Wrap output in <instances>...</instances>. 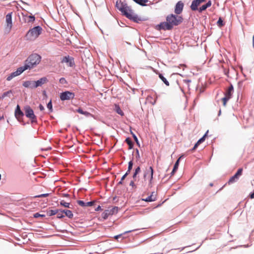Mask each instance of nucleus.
Listing matches in <instances>:
<instances>
[{
  "mask_svg": "<svg viewBox=\"0 0 254 254\" xmlns=\"http://www.w3.org/2000/svg\"><path fill=\"white\" fill-rule=\"evenodd\" d=\"M22 15L25 22L30 23L34 21L35 20V16L32 14L30 15H28L27 13H22Z\"/></svg>",
  "mask_w": 254,
  "mask_h": 254,
  "instance_id": "obj_14",
  "label": "nucleus"
},
{
  "mask_svg": "<svg viewBox=\"0 0 254 254\" xmlns=\"http://www.w3.org/2000/svg\"><path fill=\"white\" fill-rule=\"evenodd\" d=\"M23 66L17 68L16 70L11 73L6 78V80L10 81L13 78L20 75L25 70H26Z\"/></svg>",
  "mask_w": 254,
  "mask_h": 254,
  "instance_id": "obj_9",
  "label": "nucleus"
},
{
  "mask_svg": "<svg viewBox=\"0 0 254 254\" xmlns=\"http://www.w3.org/2000/svg\"><path fill=\"white\" fill-rule=\"evenodd\" d=\"M77 203L82 207H86V203L83 200H79L77 201Z\"/></svg>",
  "mask_w": 254,
  "mask_h": 254,
  "instance_id": "obj_41",
  "label": "nucleus"
},
{
  "mask_svg": "<svg viewBox=\"0 0 254 254\" xmlns=\"http://www.w3.org/2000/svg\"><path fill=\"white\" fill-rule=\"evenodd\" d=\"M47 107L49 109L50 113H51L53 111L52 100H50V101L47 103Z\"/></svg>",
  "mask_w": 254,
  "mask_h": 254,
  "instance_id": "obj_35",
  "label": "nucleus"
},
{
  "mask_svg": "<svg viewBox=\"0 0 254 254\" xmlns=\"http://www.w3.org/2000/svg\"><path fill=\"white\" fill-rule=\"evenodd\" d=\"M51 193H43L39 195H37L34 196V197H46L47 196H49Z\"/></svg>",
  "mask_w": 254,
  "mask_h": 254,
  "instance_id": "obj_38",
  "label": "nucleus"
},
{
  "mask_svg": "<svg viewBox=\"0 0 254 254\" xmlns=\"http://www.w3.org/2000/svg\"><path fill=\"white\" fill-rule=\"evenodd\" d=\"M60 205L66 208H70V203L65 202L64 200H62L60 201Z\"/></svg>",
  "mask_w": 254,
  "mask_h": 254,
  "instance_id": "obj_36",
  "label": "nucleus"
},
{
  "mask_svg": "<svg viewBox=\"0 0 254 254\" xmlns=\"http://www.w3.org/2000/svg\"><path fill=\"white\" fill-rule=\"evenodd\" d=\"M148 174V170H147L144 173L143 177L144 179L146 177V176Z\"/></svg>",
  "mask_w": 254,
  "mask_h": 254,
  "instance_id": "obj_55",
  "label": "nucleus"
},
{
  "mask_svg": "<svg viewBox=\"0 0 254 254\" xmlns=\"http://www.w3.org/2000/svg\"><path fill=\"white\" fill-rule=\"evenodd\" d=\"M184 3L182 1H179L175 5V12L176 14L182 13L184 8Z\"/></svg>",
  "mask_w": 254,
  "mask_h": 254,
  "instance_id": "obj_13",
  "label": "nucleus"
},
{
  "mask_svg": "<svg viewBox=\"0 0 254 254\" xmlns=\"http://www.w3.org/2000/svg\"><path fill=\"white\" fill-rule=\"evenodd\" d=\"M114 110L116 111L117 113H118L119 115H121V116H123L124 115V113L121 109L120 106L118 104L115 105L114 107Z\"/></svg>",
  "mask_w": 254,
  "mask_h": 254,
  "instance_id": "obj_25",
  "label": "nucleus"
},
{
  "mask_svg": "<svg viewBox=\"0 0 254 254\" xmlns=\"http://www.w3.org/2000/svg\"><path fill=\"white\" fill-rule=\"evenodd\" d=\"M183 82L184 83H185L187 86L188 87H189V86H190V83L191 82V80H190V79H184L183 80Z\"/></svg>",
  "mask_w": 254,
  "mask_h": 254,
  "instance_id": "obj_45",
  "label": "nucleus"
},
{
  "mask_svg": "<svg viewBox=\"0 0 254 254\" xmlns=\"http://www.w3.org/2000/svg\"><path fill=\"white\" fill-rule=\"evenodd\" d=\"M12 12H9L6 15V23L7 27L10 29L12 26Z\"/></svg>",
  "mask_w": 254,
  "mask_h": 254,
  "instance_id": "obj_15",
  "label": "nucleus"
},
{
  "mask_svg": "<svg viewBox=\"0 0 254 254\" xmlns=\"http://www.w3.org/2000/svg\"><path fill=\"white\" fill-rule=\"evenodd\" d=\"M34 82L35 81L27 80L23 83L22 85L26 88L34 89L36 88Z\"/></svg>",
  "mask_w": 254,
  "mask_h": 254,
  "instance_id": "obj_20",
  "label": "nucleus"
},
{
  "mask_svg": "<svg viewBox=\"0 0 254 254\" xmlns=\"http://www.w3.org/2000/svg\"><path fill=\"white\" fill-rule=\"evenodd\" d=\"M95 202H96L95 200H93V201H91L86 202V207L93 206L94 205Z\"/></svg>",
  "mask_w": 254,
  "mask_h": 254,
  "instance_id": "obj_42",
  "label": "nucleus"
},
{
  "mask_svg": "<svg viewBox=\"0 0 254 254\" xmlns=\"http://www.w3.org/2000/svg\"><path fill=\"white\" fill-rule=\"evenodd\" d=\"M42 28L38 25L30 29L26 33L25 38L26 40H34L42 33Z\"/></svg>",
  "mask_w": 254,
  "mask_h": 254,
  "instance_id": "obj_3",
  "label": "nucleus"
},
{
  "mask_svg": "<svg viewBox=\"0 0 254 254\" xmlns=\"http://www.w3.org/2000/svg\"><path fill=\"white\" fill-rule=\"evenodd\" d=\"M133 165V158H132V159L128 163L127 169H128L129 170H131L132 169Z\"/></svg>",
  "mask_w": 254,
  "mask_h": 254,
  "instance_id": "obj_40",
  "label": "nucleus"
},
{
  "mask_svg": "<svg viewBox=\"0 0 254 254\" xmlns=\"http://www.w3.org/2000/svg\"><path fill=\"white\" fill-rule=\"evenodd\" d=\"M201 3L200 0H193L190 6L192 11H196L198 9V6Z\"/></svg>",
  "mask_w": 254,
  "mask_h": 254,
  "instance_id": "obj_17",
  "label": "nucleus"
},
{
  "mask_svg": "<svg viewBox=\"0 0 254 254\" xmlns=\"http://www.w3.org/2000/svg\"><path fill=\"white\" fill-rule=\"evenodd\" d=\"M13 92L11 90H9L6 92L3 93L1 96L0 97V99H3L5 97L8 96L10 97V95L12 94Z\"/></svg>",
  "mask_w": 254,
  "mask_h": 254,
  "instance_id": "obj_29",
  "label": "nucleus"
},
{
  "mask_svg": "<svg viewBox=\"0 0 254 254\" xmlns=\"http://www.w3.org/2000/svg\"><path fill=\"white\" fill-rule=\"evenodd\" d=\"M253 47L254 48V35L253 37Z\"/></svg>",
  "mask_w": 254,
  "mask_h": 254,
  "instance_id": "obj_64",
  "label": "nucleus"
},
{
  "mask_svg": "<svg viewBox=\"0 0 254 254\" xmlns=\"http://www.w3.org/2000/svg\"><path fill=\"white\" fill-rule=\"evenodd\" d=\"M60 212V209H57L55 210H49L47 211V215L49 216H52L56 215L57 213Z\"/></svg>",
  "mask_w": 254,
  "mask_h": 254,
  "instance_id": "obj_28",
  "label": "nucleus"
},
{
  "mask_svg": "<svg viewBox=\"0 0 254 254\" xmlns=\"http://www.w3.org/2000/svg\"><path fill=\"white\" fill-rule=\"evenodd\" d=\"M64 212H59L57 213L56 214H57V217L59 219L63 218L64 217V215L63 214Z\"/></svg>",
  "mask_w": 254,
  "mask_h": 254,
  "instance_id": "obj_44",
  "label": "nucleus"
},
{
  "mask_svg": "<svg viewBox=\"0 0 254 254\" xmlns=\"http://www.w3.org/2000/svg\"><path fill=\"white\" fill-rule=\"evenodd\" d=\"M204 138H203V137H201L200 138H199L198 141H197V143L200 144H201V143H202L204 141Z\"/></svg>",
  "mask_w": 254,
  "mask_h": 254,
  "instance_id": "obj_50",
  "label": "nucleus"
},
{
  "mask_svg": "<svg viewBox=\"0 0 254 254\" xmlns=\"http://www.w3.org/2000/svg\"><path fill=\"white\" fill-rule=\"evenodd\" d=\"M118 209L119 208L117 206L112 207V208L108 207L107 209H106L102 213V218L104 220H106L109 216L117 214L118 212Z\"/></svg>",
  "mask_w": 254,
  "mask_h": 254,
  "instance_id": "obj_6",
  "label": "nucleus"
},
{
  "mask_svg": "<svg viewBox=\"0 0 254 254\" xmlns=\"http://www.w3.org/2000/svg\"><path fill=\"white\" fill-rule=\"evenodd\" d=\"M158 30H172L171 26L169 24L168 22H161L157 25Z\"/></svg>",
  "mask_w": 254,
  "mask_h": 254,
  "instance_id": "obj_12",
  "label": "nucleus"
},
{
  "mask_svg": "<svg viewBox=\"0 0 254 254\" xmlns=\"http://www.w3.org/2000/svg\"><path fill=\"white\" fill-rule=\"evenodd\" d=\"M59 82L62 84H65L67 83V81L64 77H62L60 79Z\"/></svg>",
  "mask_w": 254,
  "mask_h": 254,
  "instance_id": "obj_43",
  "label": "nucleus"
},
{
  "mask_svg": "<svg viewBox=\"0 0 254 254\" xmlns=\"http://www.w3.org/2000/svg\"><path fill=\"white\" fill-rule=\"evenodd\" d=\"M39 108L40 110L41 111H44L45 109L44 107L41 104L39 106Z\"/></svg>",
  "mask_w": 254,
  "mask_h": 254,
  "instance_id": "obj_52",
  "label": "nucleus"
},
{
  "mask_svg": "<svg viewBox=\"0 0 254 254\" xmlns=\"http://www.w3.org/2000/svg\"><path fill=\"white\" fill-rule=\"evenodd\" d=\"M41 59V56L38 54H32L25 61L23 66H26V68H25L26 70H30L36 66L40 63Z\"/></svg>",
  "mask_w": 254,
  "mask_h": 254,
  "instance_id": "obj_2",
  "label": "nucleus"
},
{
  "mask_svg": "<svg viewBox=\"0 0 254 254\" xmlns=\"http://www.w3.org/2000/svg\"><path fill=\"white\" fill-rule=\"evenodd\" d=\"M134 2H135L138 4L142 6H145L149 5L152 4L153 3L149 1V0H133Z\"/></svg>",
  "mask_w": 254,
  "mask_h": 254,
  "instance_id": "obj_18",
  "label": "nucleus"
},
{
  "mask_svg": "<svg viewBox=\"0 0 254 254\" xmlns=\"http://www.w3.org/2000/svg\"><path fill=\"white\" fill-rule=\"evenodd\" d=\"M14 114L15 118L19 122L22 123L24 125H25V123L23 121V118L24 116V114L21 110L20 107L19 105H17L16 107Z\"/></svg>",
  "mask_w": 254,
  "mask_h": 254,
  "instance_id": "obj_8",
  "label": "nucleus"
},
{
  "mask_svg": "<svg viewBox=\"0 0 254 254\" xmlns=\"http://www.w3.org/2000/svg\"><path fill=\"white\" fill-rule=\"evenodd\" d=\"M140 172V167L139 166H138L136 167L135 169L134 172L133 173V174L132 175V178L134 180L136 178V176L137 174L139 173Z\"/></svg>",
  "mask_w": 254,
  "mask_h": 254,
  "instance_id": "obj_31",
  "label": "nucleus"
},
{
  "mask_svg": "<svg viewBox=\"0 0 254 254\" xmlns=\"http://www.w3.org/2000/svg\"><path fill=\"white\" fill-rule=\"evenodd\" d=\"M60 212H64L65 216L69 218H72L73 216L72 211L67 209H60Z\"/></svg>",
  "mask_w": 254,
  "mask_h": 254,
  "instance_id": "obj_24",
  "label": "nucleus"
},
{
  "mask_svg": "<svg viewBox=\"0 0 254 254\" xmlns=\"http://www.w3.org/2000/svg\"><path fill=\"white\" fill-rule=\"evenodd\" d=\"M82 115H85L86 117L92 116V115L90 113L87 111H83V114Z\"/></svg>",
  "mask_w": 254,
  "mask_h": 254,
  "instance_id": "obj_47",
  "label": "nucleus"
},
{
  "mask_svg": "<svg viewBox=\"0 0 254 254\" xmlns=\"http://www.w3.org/2000/svg\"><path fill=\"white\" fill-rule=\"evenodd\" d=\"M123 183V181H122V180H120V182H119V183H118V185H122Z\"/></svg>",
  "mask_w": 254,
  "mask_h": 254,
  "instance_id": "obj_61",
  "label": "nucleus"
},
{
  "mask_svg": "<svg viewBox=\"0 0 254 254\" xmlns=\"http://www.w3.org/2000/svg\"><path fill=\"white\" fill-rule=\"evenodd\" d=\"M69 194H68V193H63L62 194V196L63 197H69Z\"/></svg>",
  "mask_w": 254,
  "mask_h": 254,
  "instance_id": "obj_56",
  "label": "nucleus"
},
{
  "mask_svg": "<svg viewBox=\"0 0 254 254\" xmlns=\"http://www.w3.org/2000/svg\"><path fill=\"white\" fill-rule=\"evenodd\" d=\"M199 144L197 143V142H196L194 146L193 147V148L190 150L191 151H193L195 149H196V148L198 146Z\"/></svg>",
  "mask_w": 254,
  "mask_h": 254,
  "instance_id": "obj_51",
  "label": "nucleus"
},
{
  "mask_svg": "<svg viewBox=\"0 0 254 254\" xmlns=\"http://www.w3.org/2000/svg\"><path fill=\"white\" fill-rule=\"evenodd\" d=\"M224 73H225V75H227V76H228V73H229V71H228V70H225V71H224Z\"/></svg>",
  "mask_w": 254,
  "mask_h": 254,
  "instance_id": "obj_62",
  "label": "nucleus"
},
{
  "mask_svg": "<svg viewBox=\"0 0 254 254\" xmlns=\"http://www.w3.org/2000/svg\"><path fill=\"white\" fill-rule=\"evenodd\" d=\"M231 98H230L229 97H228V96H226L225 95L224 97H223L222 99V100L223 101V104L224 106H225L226 104V103Z\"/></svg>",
  "mask_w": 254,
  "mask_h": 254,
  "instance_id": "obj_39",
  "label": "nucleus"
},
{
  "mask_svg": "<svg viewBox=\"0 0 254 254\" xmlns=\"http://www.w3.org/2000/svg\"><path fill=\"white\" fill-rule=\"evenodd\" d=\"M208 132V130H207L205 133L202 136V137L204 138V140L206 138V137L207 136V133Z\"/></svg>",
  "mask_w": 254,
  "mask_h": 254,
  "instance_id": "obj_57",
  "label": "nucleus"
},
{
  "mask_svg": "<svg viewBox=\"0 0 254 254\" xmlns=\"http://www.w3.org/2000/svg\"><path fill=\"white\" fill-rule=\"evenodd\" d=\"M130 133L132 135V137L133 138L136 143L137 144V145L139 147H140V143H139V142L138 141V139L136 135L131 130H130Z\"/></svg>",
  "mask_w": 254,
  "mask_h": 254,
  "instance_id": "obj_34",
  "label": "nucleus"
},
{
  "mask_svg": "<svg viewBox=\"0 0 254 254\" xmlns=\"http://www.w3.org/2000/svg\"><path fill=\"white\" fill-rule=\"evenodd\" d=\"M221 109H220L218 112V116H220L221 115Z\"/></svg>",
  "mask_w": 254,
  "mask_h": 254,
  "instance_id": "obj_63",
  "label": "nucleus"
},
{
  "mask_svg": "<svg viewBox=\"0 0 254 254\" xmlns=\"http://www.w3.org/2000/svg\"><path fill=\"white\" fill-rule=\"evenodd\" d=\"M130 171H131V170L127 169V171L126 172V173L125 174H126V175L127 176L130 173Z\"/></svg>",
  "mask_w": 254,
  "mask_h": 254,
  "instance_id": "obj_60",
  "label": "nucleus"
},
{
  "mask_svg": "<svg viewBox=\"0 0 254 254\" xmlns=\"http://www.w3.org/2000/svg\"><path fill=\"white\" fill-rule=\"evenodd\" d=\"M233 91H234L233 86L232 84H230V86L227 89V90L226 91L224 94L226 96H228V97H229L230 98H231Z\"/></svg>",
  "mask_w": 254,
  "mask_h": 254,
  "instance_id": "obj_23",
  "label": "nucleus"
},
{
  "mask_svg": "<svg viewBox=\"0 0 254 254\" xmlns=\"http://www.w3.org/2000/svg\"><path fill=\"white\" fill-rule=\"evenodd\" d=\"M62 63H66L68 66L73 67L75 65L74 58L69 55L64 57L61 60Z\"/></svg>",
  "mask_w": 254,
  "mask_h": 254,
  "instance_id": "obj_11",
  "label": "nucleus"
},
{
  "mask_svg": "<svg viewBox=\"0 0 254 254\" xmlns=\"http://www.w3.org/2000/svg\"><path fill=\"white\" fill-rule=\"evenodd\" d=\"M156 73L158 75L159 78L167 86H169L170 84L169 81L167 80L166 78L164 76V75L162 73L159 72V71L156 72Z\"/></svg>",
  "mask_w": 254,
  "mask_h": 254,
  "instance_id": "obj_22",
  "label": "nucleus"
},
{
  "mask_svg": "<svg viewBox=\"0 0 254 254\" xmlns=\"http://www.w3.org/2000/svg\"><path fill=\"white\" fill-rule=\"evenodd\" d=\"M211 1L209 0L205 4L200 6L197 10H198L199 12H202V11L205 10L207 8L211 6Z\"/></svg>",
  "mask_w": 254,
  "mask_h": 254,
  "instance_id": "obj_21",
  "label": "nucleus"
},
{
  "mask_svg": "<svg viewBox=\"0 0 254 254\" xmlns=\"http://www.w3.org/2000/svg\"><path fill=\"white\" fill-rule=\"evenodd\" d=\"M23 110L26 117L31 120V123L37 122V117L35 115L33 109L29 105L25 106Z\"/></svg>",
  "mask_w": 254,
  "mask_h": 254,
  "instance_id": "obj_5",
  "label": "nucleus"
},
{
  "mask_svg": "<svg viewBox=\"0 0 254 254\" xmlns=\"http://www.w3.org/2000/svg\"><path fill=\"white\" fill-rule=\"evenodd\" d=\"M208 132V130H207L205 133L202 136V137L204 138V140L206 138V137L207 136V133Z\"/></svg>",
  "mask_w": 254,
  "mask_h": 254,
  "instance_id": "obj_58",
  "label": "nucleus"
},
{
  "mask_svg": "<svg viewBox=\"0 0 254 254\" xmlns=\"http://www.w3.org/2000/svg\"><path fill=\"white\" fill-rule=\"evenodd\" d=\"M48 81L46 77H43L37 81H35L34 84L36 88L39 86H42L44 83Z\"/></svg>",
  "mask_w": 254,
  "mask_h": 254,
  "instance_id": "obj_16",
  "label": "nucleus"
},
{
  "mask_svg": "<svg viewBox=\"0 0 254 254\" xmlns=\"http://www.w3.org/2000/svg\"><path fill=\"white\" fill-rule=\"evenodd\" d=\"M125 142L127 144V145H128V149H131L133 148V142H132V141L131 140V139H130V137H127L126 140H125Z\"/></svg>",
  "mask_w": 254,
  "mask_h": 254,
  "instance_id": "obj_27",
  "label": "nucleus"
},
{
  "mask_svg": "<svg viewBox=\"0 0 254 254\" xmlns=\"http://www.w3.org/2000/svg\"><path fill=\"white\" fill-rule=\"evenodd\" d=\"M102 210V208H101V207L100 206V205H98V207H97L95 210L96 211H100V210Z\"/></svg>",
  "mask_w": 254,
  "mask_h": 254,
  "instance_id": "obj_54",
  "label": "nucleus"
},
{
  "mask_svg": "<svg viewBox=\"0 0 254 254\" xmlns=\"http://www.w3.org/2000/svg\"><path fill=\"white\" fill-rule=\"evenodd\" d=\"M136 230H137V229H134V230H129V231H126V232H125L123 234H121L115 236H114V238L116 240H118V239L119 238H120L123 234H127V233H130V232H133V231H136Z\"/></svg>",
  "mask_w": 254,
  "mask_h": 254,
  "instance_id": "obj_32",
  "label": "nucleus"
},
{
  "mask_svg": "<svg viewBox=\"0 0 254 254\" xmlns=\"http://www.w3.org/2000/svg\"><path fill=\"white\" fill-rule=\"evenodd\" d=\"M75 97V93L70 91H65L60 93V98L61 101L72 100Z\"/></svg>",
  "mask_w": 254,
  "mask_h": 254,
  "instance_id": "obj_7",
  "label": "nucleus"
},
{
  "mask_svg": "<svg viewBox=\"0 0 254 254\" xmlns=\"http://www.w3.org/2000/svg\"><path fill=\"white\" fill-rule=\"evenodd\" d=\"M135 152H136V158L137 160L140 159V155L139 152V150L138 149H135Z\"/></svg>",
  "mask_w": 254,
  "mask_h": 254,
  "instance_id": "obj_46",
  "label": "nucleus"
},
{
  "mask_svg": "<svg viewBox=\"0 0 254 254\" xmlns=\"http://www.w3.org/2000/svg\"><path fill=\"white\" fill-rule=\"evenodd\" d=\"M166 21L171 26L172 29L174 26H178L183 21V18L181 16L170 14L166 17Z\"/></svg>",
  "mask_w": 254,
  "mask_h": 254,
  "instance_id": "obj_4",
  "label": "nucleus"
},
{
  "mask_svg": "<svg viewBox=\"0 0 254 254\" xmlns=\"http://www.w3.org/2000/svg\"><path fill=\"white\" fill-rule=\"evenodd\" d=\"M129 186H131L133 188H136V186L135 185L133 181H131L129 183Z\"/></svg>",
  "mask_w": 254,
  "mask_h": 254,
  "instance_id": "obj_49",
  "label": "nucleus"
},
{
  "mask_svg": "<svg viewBox=\"0 0 254 254\" xmlns=\"http://www.w3.org/2000/svg\"><path fill=\"white\" fill-rule=\"evenodd\" d=\"M243 170L242 168H239L237 172L229 179L228 182V184L230 185L236 182L239 180L240 177L242 175Z\"/></svg>",
  "mask_w": 254,
  "mask_h": 254,
  "instance_id": "obj_10",
  "label": "nucleus"
},
{
  "mask_svg": "<svg viewBox=\"0 0 254 254\" xmlns=\"http://www.w3.org/2000/svg\"><path fill=\"white\" fill-rule=\"evenodd\" d=\"M142 200L146 202H152L156 200V197H153V194H152L146 198L142 199Z\"/></svg>",
  "mask_w": 254,
  "mask_h": 254,
  "instance_id": "obj_30",
  "label": "nucleus"
},
{
  "mask_svg": "<svg viewBox=\"0 0 254 254\" xmlns=\"http://www.w3.org/2000/svg\"><path fill=\"white\" fill-rule=\"evenodd\" d=\"M83 111H84L81 108H78L75 111V112H76L80 114H82V115L83 114Z\"/></svg>",
  "mask_w": 254,
  "mask_h": 254,
  "instance_id": "obj_48",
  "label": "nucleus"
},
{
  "mask_svg": "<svg viewBox=\"0 0 254 254\" xmlns=\"http://www.w3.org/2000/svg\"><path fill=\"white\" fill-rule=\"evenodd\" d=\"M127 177V175H126V174H124L122 177L121 178V180L122 181L124 180L125 179V178Z\"/></svg>",
  "mask_w": 254,
  "mask_h": 254,
  "instance_id": "obj_59",
  "label": "nucleus"
},
{
  "mask_svg": "<svg viewBox=\"0 0 254 254\" xmlns=\"http://www.w3.org/2000/svg\"><path fill=\"white\" fill-rule=\"evenodd\" d=\"M179 165V159H178L177 160V161H176V162L174 165L173 170L172 171V172L170 174L171 176H172L173 175H174L175 172L178 170Z\"/></svg>",
  "mask_w": 254,
  "mask_h": 254,
  "instance_id": "obj_26",
  "label": "nucleus"
},
{
  "mask_svg": "<svg viewBox=\"0 0 254 254\" xmlns=\"http://www.w3.org/2000/svg\"><path fill=\"white\" fill-rule=\"evenodd\" d=\"M46 215L45 214H41L39 213H35L33 214V217L35 218H37L39 217H45Z\"/></svg>",
  "mask_w": 254,
  "mask_h": 254,
  "instance_id": "obj_37",
  "label": "nucleus"
},
{
  "mask_svg": "<svg viewBox=\"0 0 254 254\" xmlns=\"http://www.w3.org/2000/svg\"><path fill=\"white\" fill-rule=\"evenodd\" d=\"M217 24L219 27H221L225 25V23L222 17H220L217 22Z\"/></svg>",
  "mask_w": 254,
  "mask_h": 254,
  "instance_id": "obj_33",
  "label": "nucleus"
},
{
  "mask_svg": "<svg viewBox=\"0 0 254 254\" xmlns=\"http://www.w3.org/2000/svg\"><path fill=\"white\" fill-rule=\"evenodd\" d=\"M251 198H254V190L253 192H251L249 195Z\"/></svg>",
  "mask_w": 254,
  "mask_h": 254,
  "instance_id": "obj_53",
  "label": "nucleus"
},
{
  "mask_svg": "<svg viewBox=\"0 0 254 254\" xmlns=\"http://www.w3.org/2000/svg\"><path fill=\"white\" fill-rule=\"evenodd\" d=\"M148 174L149 175V180L148 183V186L152 187V183L153 179L154 170L152 166L149 167L148 169Z\"/></svg>",
  "mask_w": 254,
  "mask_h": 254,
  "instance_id": "obj_19",
  "label": "nucleus"
},
{
  "mask_svg": "<svg viewBox=\"0 0 254 254\" xmlns=\"http://www.w3.org/2000/svg\"><path fill=\"white\" fill-rule=\"evenodd\" d=\"M116 7L122 13L123 15L134 22L139 23L143 21V19L133 12V10L127 5L125 1L122 2L120 0L119 2L117 1L116 3Z\"/></svg>",
  "mask_w": 254,
  "mask_h": 254,
  "instance_id": "obj_1",
  "label": "nucleus"
}]
</instances>
